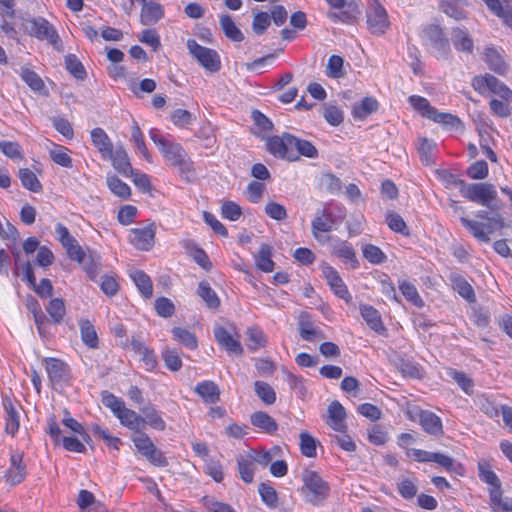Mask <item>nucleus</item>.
Returning <instances> with one entry per match:
<instances>
[{
  "label": "nucleus",
  "mask_w": 512,
  "mask_h": 512,
  "mask_svg": "<svg viewBox=\"0 0 512 512\" xmlns=\"http://www.w3.org/2000/svg\"><path fill=\"white\" fill-rule=\"evenodd\" d=\"M220 26L225 36L234 42H241L244 35L241 30L236 26L232 17L228 14L220 16Z\"/></svg>",
  "instance_id": "obj_36"
},
{
  "label": "nucleus",
  "mask_w": 512,
  "mask_h": 512,
  "mask_svg": "<svg viewBox=\"0 0 512 512\" xmlns=\"http://www.w3.org/2000/svg\"><path fill=\"white\" fill-rule=\"evenodd\" d=\"M107 159L111 161L114 169L123 176L129 177L130 175L133 174V168L130 163L128 154L122 146H118L115 149H113L107 155Z\"/></svg>",
  "instance_id": "obj_17"
},
{
  "label": "nucleus",
  "mask_w": 512,
  "mask_h": 512,
  "mask_svg": "<svg viewBox=\"0 0 512 512\" xmlns=\"http://www.w3.org/2000/svg\"><path fill=\"white\" fill-rule=\"evenodd\" d=\"M451 40L456 50L468 54L473 53L474 41L466 29L454 28L451 33Z\"/></svg>",
  "instance_id": "obj_24"
},
{
  "label": "nucleus",
  "mask_w": 512,
  "mask_h": 512,
  "mask_svg": "<svg viewBox=\"0 0 512 512\" xmlns=\"http://www.w3.org/2000/svg\"><path fill=\"white\" fill-rule=\"evenodd\" d=\"M450 183L458 186L461 195L471 202L488 208L490 211H499L502 208L497 200L495 187L487 182L466 183L464 180L450 175Z\"/></svg>",
  "instance_id": "obj_1"
},
{
  "label": "nucleus",
  "mask_w": 512,
  "mask_h": 512,
  "mask_svg": "<svg viewBox=\"0 0 512 512\" xmlns=\"http://www.w3.org/2000/svg\"><path fill=\"white\" fill-rule=\"evenodd\" d=\"M194 390L208 404H214L220 398V390L213 381H202L195 386Z\"/></svg>",
  "instance_id": "obj_30"
},
{
  "label": "nucleus",
  "mask_w": 512,
  "mask_h": 512,
  "mask_svg": "<svg viewBox=\"0 0 512 512\" xmlns=\"http://www.w3.org/2000/svg\"><path fill=\"white\" fill-rule=\"evenodd\" d=\"M271 257V247L266 243L261 244L258 252L254 256L256 267L265 273L272 272L274 270L275 263Z\"/></svg>",
  "instance_id": "obj_32"
},
{
  "label": "nucleus",
  "mask_w": 512,
  "mask_h": 512,
  "mask_svg": "<svg viewBox=\"0 0 512 512\" xmlns=\"http://www.w3.org/2000/svg\"><path fill=\"white\" fill-rule=\"evenodd\" d=\"M173 337L176 341L181 343L188 349L194 350L198 346V341L196 336L185 328L174 327L171 330Z\"/></svg>",
  "instance_id": "obj_47"
},
{
  "label": "nucleus",
  "mask_w": 512,
  "mask_h": 512,
  "mask_svg": "<svg viewBox=\"0 0 512 512\" xmlns=\"http://www.w3.org/2000/svg\"><path fill=\"white\" fill-rule=\"evenodd\" d=\"M399 289L407 301L413 303L416 307L423 306V300L414 284L408 281H403L399 284Z\"/></svg>",
  "instance_id": "obj_59"
},
{
  "label": "nucleus",
  "mask_w": 512,
  "mask_h": 512,
  "mask_svg": "<svg viewBox=\"0 0 512 512\" xmlns=\"http://www.w3.org/2000/svg\"><path fill=\"white\" fill-rule=\"evenodd\" d=\"M366 23L373 35H383L390 27L387 11L378 0H368Z\"/></svg>",
  "instance_id": "obj_4"
},
{
  "label": "nucleus",
  "mask_w": 512,
  "mask_h": 512,
  "mask_svg": "<svg viewBox=\"0 0 512 512\" xmlns=\"http://www.w3.org/2000/svg\"><path fill=\"white\" fill-rule=\"evenodd\" d=\"M327 413L328 420L326 423L328 426L341 433L347 431V424L345 422L347 416L346 411L339 401H332L328 406Z\"/></svg>",
  "instance_id": "obj_15"
},
{
  "label": "nucleus",
  "mask_w": 512,
  "mask_h": 512,
  "mask_svg": "<svg viewBox=\"0 0 512 512\" xmlns=\"http://www.w3.org/2000/svg\"><path fill=\"white\" fill-rule=\"evenodd\" d=\"M335 220L332 212L323 208L316 211L315 217L312 220L311 228L312 234L317 241H322V233H329L332 231Z\"/></svg>",
  "instance_id": "obj_12"
},
{
  "label": "nucleus",
  "mask_w": 512,
  "mask_h": 512,
  "mask_svg": "<svg viewBox=\"0 0 512 512\" xmlns=\"http://www.w3.org/2000/svg\"><path fill=\"white\" fill-rule=\"evenodd\" d=\"M65 67L69 73L78 80H84L87 76L83 64L74 54L65 56Z\"/></svg>",
  "instance_id": "obj_50"
},
{
  "label": "nucleus",
  "mask_w": 512,
  "mask_h": 512,
  "mask_svg": "<svg viewBox=\"0 0 512 512\" xmlns=\"http://www.w3.org/2000/svg\"><path fill=\"white\" fill-rule=\"evenodd\" d=\"M19 179L21 181V184L24 188L34 192L38 193L42 191V184L35 175L34 172H32L28 168H22L19 170Z\"/></svg>",
  "instance_id": "obj_45"
},
{
  "label": "nucleus",
  "mask_w": 512,
  "mask_h": 512,
  "mask_svg": "<svg viewBox=\"0 0 512 512\" xmlns=\"http://www.w3.org/2000/svg\"><path fill=\"white\" fill-rule=\"evenodd\" d=\"M142 4L140 21L143 25H152L158 22L164 16L163 7L152 0H145Z\"/></svg>",
  "instance_id": "obj_20"
},
{
  "label": "nucleus",
  "mask_w": 512,
  "mask_h": 512,
  "mask_svg": "<svg viewBox=\"0 0 512 512\" xmlns=\"http://www.w3.org/2000/svg\"><path fill=\"white\" fill-rule=\"evenodd\" d=\"M106 183L109 190L121 199H128L131 196L130 187L116 175L108 174Z\"/></svg>",
  "instance_id": "obj_42"
},
{
  "label": "nucleus",
  "mask_w": 512,
  "mask_h": 512,
  "mask_svg": "<svg viewBox=\"0 0 512 512\" xmlns=\"http://www.w3.org/2000/svg\"><path fill=\"white\" fill-rule=\"evenodd\" d=\"M302 481L304 487L309 491L310 495L307 501L313 505L321 504L330 493V487L316 472L305 470L302 473Z\"/></svg>",
  "instance_id": "obj_6"
},
{
  "label": "nucleus",
  "mask_w": 512,
  "mask_h": 512,
  "mask_svg": "<svg viewBox=\"0 0 512 512\" xmlns=\"http://www.w3.org/2000/svg\"><path fill=\"white\" fill-rule=\"evenodd\" d=\"M120 423L131 430L138 431L143 427V418L138 415L135 411L126 408L125 406L116 416Z\"/></svg>",
  "instance_id": "obj_41"
},
{
  "label": "nucleus",
  "mask_w": 512,
  "mask_h": 512,
  "mask_svg": "<svg viewBox=\"0 0 512 512\" xmlns=\"http://www.w3.org/2000/svg\"><path fill=\"white\" fill-rule=\"evenodd\" d=\"M339 9H341V11L329 13V18L334 22L340 21L351 24L354 23L361 14L358 5L352 2H345V6Z\"/></svg>",
  "instance_id": "obj_29"
},
{
  "label": "nucleus",
  "mask_w": 512,
  "mask_h": 512,
  "mask_svg": "<svg viewBox=\"0 0 512 512\" xmlns=\"http://www.w3.org/2000/svg\"><path fill=\"white\" fill-rule=\"evenodd\" d=\"M430 120L435 123L442 124L448 129H458L461 126L460 119L450 113L439 112L436 108L432 113Z\"/></svg>",
  "instance_id": "obj_51"
},
{
  "label": "nucleus",
  "mask_w": 512,
  "mask_h": 512,
  "mask_svg": "<svg viewBox=\"0 0 512 512\" xmlns=\"http://www.w3.org/2000/svg\"><path fill=\"white\" fill-rule=\"evenodd\" d=\"M378 102L373 97H365L360 103L355 104L352 115L355 119L363 120L378 109Z\"/></svg>",
  "instance_id": "obj_39"
},
{
  "label": "nucleus",
  "mask_w": 512,
  "mask_h": 512,
  "mask_svg": "<svg viewBox=\"0 0 512 512\" xmlns=\"http://www.w3.org/2000/svg\"><path fill=\"white\" fill-rule=\"evenodd\" d=\"M3 407L5 410V430L12 436L16 434L20 426V415L16 407L9 398L3 399Z\"/></svg>",
  "instance_id": "obj_27"
},
{
  "label": "nucleus",
  "mask_w": 512,
  "mask_h": 512,
  "mask_svg": "<svg viewBox=\"0 0 512 512\" xmlns=\"http://www.w3.org/2000/svg\"><path fill=\"white\" fill-rule=\"evenodd\" d=\"M360 312L367 325L375 332H382L385 330L379 312L370 305H362Z\"/></svg>",
  "instance_id": "obj_35"
},
{
  "label": "nucleus",
  "mask_w": 512,
  "mask_h": 512,
  "mask_svg": "<svg viewBox=\"0 0 512 512\" xmlns=\"http://www.w3.org/2000/svg\"><path fill=\"white\" fill-rule=\"evenodd\" d=\"M471 85L474 90L482 95L487 92H491L500 96L504 100L512 99V91L503 82L491 74L475 76L472 79Z\"/></svg>",
  "instance_id": "obj_8"
},
{
  "label": "nucleus",
  "mask_w": 512,
  "mask_h": 512,
  "mask_svg": "<svg viewBox=\"0 0 512 512\" xmlns=\"http://www.w3.org/2000/svg\"><path fill=\"white\" fill-rule=\"evenodd\" d=\"M484 61L488 68L497 74L503 75L508 70L503 50L494 46H487L484 50Z\"/></svg>",
  "instance_id": "obj_16"
},
{
  "label": "nucleus",
  "mask_w": 512,
  "mask_h": 512,
  "mask_svg": "<svg viewBox=\"0 0 512 512\" xmlns=\"http://www.w3.org/2000/svg\"><path fill=\"white\" fill-rule=\"evenodd\" d=\"M91 140L101 157L106 160L107 155L113 150V143L107 133L102 128H94L91 131Z\"/></svg>",
  "instance_id": "obj_26"
},
{
  "label": "nucleus",
  "mask_w": 512,
  "mask_h": 512,
  "mask_svg": "<svg viewBox=\"0 0 512 512\" xmlns=\"http://www.w3.org/2000/svg\"><path fill=\"white\" fill-rule=\"evenodd\" d=\"M161 357L166 368L172 372L179 371L182 368V359L179 352L170 347H165L161 351Z\"/></svg>",
  "instance_id": "obj_44"
},
{
  "label": "nucleus",
  "mask_w": 512,
  "mask_h": 512,
  "mask_svg": "<svg viewBox=\"0 0 512 512\" xmlns=\"http://www.w3.org/2000/svg\"><path fill=\"white\" fill-rule=\"evenodd\" d=\"M21 79L35 92H41L44 88V82L40 76L29 68H22L20 72Z\"/></svg>",
  "instance_id": "obj_55"
},
{
  "label": "nucleus",
  "mask_w": 512,
  "mask_h": 512,
  "mask_svg": "<svg viewBox=\"0 0 512 512\" xmlns=\"http://www.w3.org/2000/svg\"><path fill=\"white\" fill-rule=\"evenodd\" d=\"M256 395L266 404L272 405L276 401V393L271 385L264 381L254 383Z\"/></svg>",
  "instance_id": "obj_54"
},
{
  "label": "nucleus",
  "mask_w": 512,
  "mask_h": 512,
  "mask_svg": "<svg viewBox=\"0 0 512 512\" xmlns=\"http://www.w3.org/2000/svg\"><path fill=\"white\" fill-rule=\"evenodd\" d=\"M418 417L419 424L426 433L435 437L443 435L442 420L435 413L429 410H420Z\"/></svg>",
  "instance_id": "obj_18"
},
{
  "label": "nucleus",
  "mask_w": 512,
  "mask_h": 512,
  "mask_svg": "<svg viewBox=\"0 0 512 512\" xmlns=\"http://www.w3.org/2000/svg\"><path fill=\"white\" fill-rule=\"evenodd\" d=\"M408 102L411 106L418 111L421 116L430 119L432 113H434L435 107H433L429 101L418 95H411L408 98Z\"/></svg>",
  "instance_id": "obj_53"
},
{
  "label": "nucleus",
  "mask_w": 512,
  "mask_h": 512,
  "mask_svg": "<svg viewBox=\"0 0 512 512\" xmlns=\"http://www.w3.org/2000/svg\"><path fill=\"white\" fill-rule=\"evenodd\" d=\"M464 6V0H441L439 3V9L455 20L466 18Z\"/></svg>",
  "instance_id": "obj_33"
},
{
  "label": "nucleus",
  "mask_w": 512,
  "mask_h": 512,
  "mask_svg": "<svg viewBox=\"0 0 512 512\" xmlns=\"http://www.w3.org/2000/svg\"><path fill=\"white\" fill-rule=\"evenodd\" d=\"M130 277L145 298H151L153 294V284L150 277L141 270H134Z\"/></svg>",
  "instance_id": "obj_37"
},
{
  "label": "nucleus",
  "mask_w": 512,
  "mask_h": 512,
  "mask_svg": "<svg viewBox=\"0 0 512 512\" xmlns=\"http://www.w3.org/2000/svg\"><path fill=\"white\" fill-rule=\"evenodd\" d=\"M299 334L305 341H316L325 338L324 333L314 326L307 313H302L298 323Z\"/></svg>",
  "instance_id": "obj_21"
},
{
  "label": "nucleus",
  "mask_w": 512,
  "mask_h": 512,
  "mask_svg": "<svg viewBox=\"0 0 512 512\" xmlns=\"http://www.w3.org/2000/svg\"><path fill=\"white\" fill-rule=\"evenodd\" d=\"M258 492L261 500L269 508H276L278 506V494L276 490L267 483H260Z\"/></svg>",
  "instance_id": "obj_56"
},
{
  "label": "nucleus",
  "mask_w": 512,
  "mask_h": 512,
  "mask_svg": "<svg viewBox=\"0 0 512 512\" xmlns=\"http://www.w3.org/2000/svg\"><path fill=\"white\" fill-rule=\"evenodd\" d=\"M50 157L53 162L62 167L71 168L73 165L69 150L64 146L56 145L54 149L50 150Z\"/></svg>",
  "instance_id": "obj_60"
},
{
  "label": "nucleus",
  "mask_w": 512,
  "mask_h": 512,
  "mask_svg": "<svg viewBox=\"0 0 512 512\" xmlns=\"http://www.w3.org/2000/svg\"><path fill=\"white\" fill-rule=\"evenodd\" d=\"M28 33L38 40H46L56 50L62 49V42L55 27L44 17L38 16L27 20Z\"/></svg>",
  "instance_id": "obj_3"
},
{
  "label": "nucleus",
  "mask_w": 512,
  "mask_h": 512,
  "mask_svg": "<svg viewBox=\"0 0 512 512\" xmlns=\"http://www.w3.org/2000/svg\"><path fill=\"white\" fill-rule=\"evenodd\" d=\"M137 451L146 457L156 447L150 437L145 433H140L132 438Z\"/></svg>",
  "instance_id": "obj_64"
},
{
  "label": "nucleus",
  "mask_w": 512,
  "mask_h": 512,
  "mask_svg": "<svg viewBox=\"0 0 512 512\" xmlns=\"http://www.w3.org/2000/svg\"><path fill=\"white\" fill-rule=\"evenodd\" d=\"M26 465L23 463V453L12 451L10 454V466L4 474L6 482L15 486L20 484L26 478Z\"/></svg>",
  "instance_id": "obj_11"
},
{
  "label": "nucleus",
  "mask_w": 512,
  "mask_h": 512,
  "mask_svg": "<svg viewBox=\"0 0 512 512\" xmlns=\"http://www.w3.org/2000/svg\"><path fill=\"white\" fill-rule=\"evenodd\" d=\"M492 213L480 210L476 213V217L481 218L483 220H486V230H488V233H493L495 229H500L505 226L504 224V218L499 213V211H491Z\"/></svg>",
  "instance_id": "obj_43"
},
{
  "label": "nucleus",
  "mask_w": 512,
  "mask_h": 512,
  "mask_svg": "<svg viewBox=\"0 0 512 512\" xmlns=\"http://www.w3.org/2000/svg\"><path fill=\"white\" fill-rule=\"evenodd\" d=\"M141 412L143 414V424L147 423L153 429L159 431H163L165 429L166 423L153 405L149 404L144 406L141 409Z\"/></svg>",
  "instance_id": "obj_38"
},
{
  "label": "nucleus",
  "mask_w": 512,
  "mask_h": 512,
  "mask_svg": "<svg viewBox=\"0 0 512 512\" xmlns=\"http://www.w3.org/2000/svg\"><path fill=\"white\" fill-rule=\"evenodd\" d=\"M150 138L157 146L163 157L172 165L176 166L179 162L183 161L188 156L184 148L175 142L166 140L157 129H151L149 132Z\"/></svg>",
  "instance_id": "obj_7"
},
{
  "label": "nucleus",
  "mask_w": 512,
  "mask_h": 512,
  "mask_svg": "<svg viewBox=\"0 0 512 512\" xmlns=\"http://www.w3.org/2000/svg\"><path fill=\"white\" fill-rule=\"evenodd\" d=\"M386 223L392 231H394L396 233H400L404 236L410 235V230L408 229L403 218L398 213H395V212L387 213Z\"/></svg>",
  "instance_id": "obj_58"
},
{
  "label": "nucleus",
  "mask_w": 512,
  "mask_h": 512,
  "mask_svg": "<svg viewBox=\"0 0 512 512\" xmlns=\"http://www.w3.org/2000/svg\"><path fill=\"white\" fill-rule=\"evenodd\" d=\"M363 257L371 264H382L386 261L387 256L385 253L376 245L366 244L363 249Z\"/></svg>",
  "instance_id": "obj_61"
},
{
  "label": "nucleus",
  "mask_w": 512,
  "mask_h": 512,
  "mask_svg": "<svg viewBox=\"0 0 512 512\" xmlns=\"http://www.w3.org/2000/svg\"><path fill=\"white\" fill-rule=\"evenodd\" d=\"M156 225L150 223L147 226L132 228L129 231V242L140 251H149L155 243Z\"/></svg>",
  "instance_id": "obj_10"
},
{
  "label": "nucleus",
  "mask_w": 512,
  "mask_h": 512,
  "mask_svg": "<svg viewBox=\"0 0 512 512\" xmlns=\"http://www.w3.org/2000/svg\"><path fill=\"white\" fill-rule=\"evenodd\" d=\"M490 506L494 512H512V498H503V490L492 492L489 496Z\"/></svg>",
  "instance_id": "obj_46"
},
{
  "label": "nucleus",
  "mask_w": 512,
  "mask_h": 512,
  "mask_svg": "<svg viewBox=\"0 0 512 512\" xmlns=\"http://www.w3.org/2000/svg\"><path fill=\"white\" fill-rule=\"evenodd\" d=\"M79 328L82 342L90 349L98 348L99 339L97 331L91 321L80 319Z\"/></svg>",
  "instance_id": "obj_31"
},
{
  "label": "nucleus",
  "mask_w": 512,
  "mask_h": 512,
  "mask_svg": "<svg viewBox=\"0 0 512 512\" xmlns=\"http://www.w3.org/2000/svg\"><path fill=\"white\" fill-rule=\"evenodd\" d=\"M251 424L267 434H273L278 429V424L269 414L263 411H256L250 416Z\"/></svg>",
  "instance_id": "obj_25"
},
{
  "label": "nucleus",
  "mask_w": 512,
  "mask_h": 512,
  "mask_svg": "<svg viewBox=\"0 0 512 512\" xmlns=\"http://www.w3.org/2000/svg\"><path fill=\"white\" fill-rule=\"evenodd\" d=\"M487 7L499 18L503 23L512 27V5L509 0H483Z\"/></svg>",
  "instance_id": "obj_22"
},
{
  "label": "nucleus",
  "mask_w": 512,
  "mask_h": 512,
  "mask_svg": "<svg viewBox=\"0 0 512 512\" xmlns=\"http://www.w3.org/2000/svg\"><path fill=\"white\" fill-rule=\"evenodd\" d=\"M46 311L48 312L49 316L51 317L52 321L55 324H60L63 321V318L66 313L63 299H51L48 305L46 306Z\"/></svg>",
  "instance_id": "obj_49"
},
{
  "label": "nucleus",
  "mask_w": 512,
  "mask_h": 512,
  "mask_svg": "<svg viewBox=\"0 0 512 512\" xmlns=\"http://www.w3.org/2000/svg\"><path fill=\"white\" fill-rule=\"evenodd\" d=\"M333 252L337 257L342 259L343 262L349 263L352 269L359 267L355 250L348 241H338L333 247Z\"/></svg>",
  "instance_id": "obj_28"
},
{
  "label": "nucleus",
  "mask_w": 512,
  "mask_h": 512,
  "mask_svg": "<svg viewBox=\"0 0 512 512\" xmlns=\"http://www.w3.org/2000/svg\"><path fill=\"white\" fill-rule=\"evenodd\" d=\"M214 336L219 345L228 353L235 355H242L243 348L240 342L233 338V336L224 327H216L214 329Z\"/></svg>",
  "instance_id": "obj_19"
},
{
  "label": "nucleus",
  "mask_w": 512,
  "mask_h": 512,
  "mask_svg": "<svg viewBox=\"0 0 512 512\" xmlns=\"http://www.w3.org/2000/svg\"><path fill=\"white\" fill-rule=\"evenodd\" d=\"M46 372L53 385L62 384L70 380V368L64 361L56 358H47Z\"/></svg>",
  "instance_id": "obj_13"
},
{
  "label": "nucleus",
  "mask_w": 512,
  "mask_h": 512,
  "mask_svg": "<svg viewBox=\"0 0 512 512\" xmlns=\"http://www.w3.org/2000/svg\"><path fill=\"white\" fill-rule=\"evenodd\" d=\"M293 150L297 153V160L300 156H304L307 158H316L318 156V151L316 147L309 141L300 139L294 136Z\"/></svg>",
  "instance_id": "obj_48"
},
{
  "label": "nucleus",
  "mask_w": 512,
  "mask_h": 512,
  "mask_svg": "<svg viewBox=\"0 0 512 512\" xmlns=\"http://www.w3.org/2000/svg\"><path fill=\"white\" fill-rule=\"evenodd\" d=\"M421 39L430 46L438 59H448L451 53L448 38L442 28L436 24H428L421 31Z\"/></svg>",
  "instance_id": "obj_2"
},
{
  "label": "nucleus",
  "mask_w": 512,
  "mask_h": 512,
  "mask_svg": "<svg viewBox=\"0 0 512 512\" xmlns=\"http://www.w3.org/2000/svg\"><path fill=\"white\" fill-rule=\"evenodd\" d=\"M344 59L339 55H332L328 59L326 74L331 78H341L345 75L343 70Z\"/></svg>",
  "instance_id": "obj_63"
},
{
  "label": "nucleus",
  "mask_w": 512,
  "mask_h": 512,
  "mask_svg": "<svg viewBox=\"0 0 512 512\" xmlns=\"http://www.w3.org/2000/svg\"><path fill=\"white\" fill-rule=\"evenodd\" d=\"M196 293L209 309H217L220 306L219 297L207 281L199 282Z\"/></svg>",
  "instance_id": "obj_34"
},
{
  "label": "nucleus",
  "mask_w": 512,
  "mask_h": 512,
  "mask_svg": "<svg viewBox=\"0 0 512 512\" xmlns=\"http://www.w3.org/2000/svg\"><path fill=\"white\" fill-rule=\"evenodd\" d=\"M478 476L482 482L489 486V496L492 492H497L502 489V483L499 477L490 469L488 463L484 461L478 462Z\"/></svg>",
  "instance_id": "obj_23"
},
{
  "label": "nucleus",
  "mask_w": 512,
  "mask_h": 512,
  "mask_svg": "<svg viewBox=\"0 0 512 512\" xmlns=\"http://www.w3.org/2000/svg\"><path fill=\"white\" fill-rule=\"evenodd\" d=\"M294 135L283 133L281 136H272L267 139V150L275 157L296 161L297 153L293 150Z\"/></svg>",
  "instance_id": "obj_9"
},
{
  "label": "nucleus",
  "mask_w": 512,
  "mask_h": 512,
  "mask_svg": "<svg viewBox=\"0 0 512 512\" xmlns=\"http://www.w3.org/2000/svg\"><path fill=\"white\" fill-rule=\"evenodd\" d=\"M397 490L404 499H412L418 491L417 480L415 478H401L397 484Z\"/></svg>",
  "instance_id": "obj_57"
},
{
  "label": "nucleus",
  "mask_w": 512,
  "mask_h": 512,
  "mask_svg": "<svg viewBox=\"0 0 512 512\" xmlns=\"http://www.w3.org/2000/svg\"><path fill=\"white\" fill-rule=\"evenodd\" d=\"M186 46L189 53L204 69L211 73H215L220 70L221 60L216 50L201 46L194 39H188Z\"/></svg>",
  "instance_id": "obj_5"
},
{
  "label": "nucleus",
  "mask_w": 512,
  "mask_h": 512,
  "mask_svg": "<svg viewBox=\"0 0 512 512\" xmlns=\"http://www.w3.org/2000/svg\"><path fill=\"white\" fill-rule=\"evenodd\" d=\"M322 274L325 277L332 291L339 298L344 299L346 301L350 300L351 295L348 291V288L335 268L329 265H324L322 267Z\"/></svg>",
  "instance_id": "obj_14"
},
{
  "label": "nucleus",
  "mask_w": 512,
  "mask_h": 512,
  "mask_svg": "<svg viewBox=\"0 0 512 512\" xmlns=\"http://www.w3.org/2000/svg\"><path fill=\"white\" fill-rule=\"evenodd\" d=\"M460 222L476 239L483 242L490 241V233L486 230L485 223L471 220L466 217H460Z\"/></svg>",
  "instance_id": "obj_40"
},
{
  "label": "nucleus",
  "mask_w": 512,
  "mask_h": 512,
  "mask_svg": "<svg viewBox=\"0 0 512 512\" xmlns=\"http://www.w3.org/2000/svg\"><path fill=\"white\" fill-rule=\"evenodd\" d=\"M448 375L459 385V387L467 394L472 395L474 382L473 380L467 376L465 373L450 369L448 371Z\"/></svg>",
  "instance_id": "obj_62"
},
{
  "label": "nucleus",
  "mask_w": 512,
  "mask_h": 512,
  "mask_svg": "<svg viewBox=\"0 0 512 512\" xmlns=\"http://www.w3.org/2000/svg\"><path fill=\"white\" fill-rule=\"evenodd\" d=\"M131 137L139 153L144 157L146 161L150 162L151 156L146 147L143 133L141 132V129L135 120L133 121L131 128Z\"/></svg>",
  "instance_id": "obj_52"
}]
</instances>
